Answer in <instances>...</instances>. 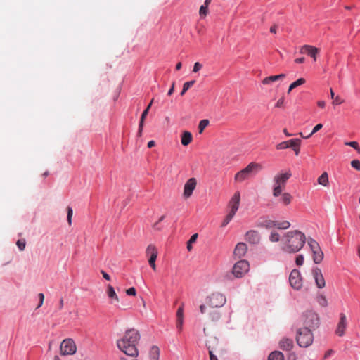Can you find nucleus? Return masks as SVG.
Returning a JSON list of instances; mask_svg holds the SVG:
<instances>
[{
  "instance_id": "f257e3e1",
  "label": "nucleus",
  "mask_w": 360,
  "mask_h": 360,
  "mask_svg": "<svg viewBox=\"0 0 360 360\" xmlns=\"http://www.w3.org/2000/svg\"><path fill=\"white\" fill-rule=\"evenodd\" d=\"M139 340V333L135 329H129L125 332L121 339L117 340V345L126 355L136 357L139 355L136 345Z\"/></svg>"
},
{
  "instance_id": "f03ea898",
  "label": "nucleus",
  "mask_w": 360,
  "mask_h": 360,
  "mask_svg": "<svg viewBox=\"0 0 360 360\" xmlns=\"http://www.w3.org/2000/svg\"><path fill=\"white\" fill-rule=\"evenodd\" d=\"M305 242L306 237L302 232L290 231L281 238V249L287 253H296L303 248Z\"/></svg>"
},
{
  "instance_id": "7ed1b4c3",
  "label": "nucleus",
  "mask_w": 360,
  "mask_h": 360,
  "mask_svg": "<svg viewBox=\"0 0 360 360\" xmlns=\"http://www.w3.org/2000/svg\"><path fill=\"white\" fill-rule=\"evenodd\" d=\"M292 173L290 169L285 172H280L276 174L273 179L272 195L277 198L280 196L285 189L288 180L291 177Z\"/></svg>"
},
{
  "instance_id": "20e7f679",
  "label": "nucleus",
  "mask_w": 360,
  "mask_h": 360,
  "mask_svg": "<svg viewBox=\"0 0 360 360\" xmlns=\"http://www.w3.org/2000/svg\"><path fill=\"white\" fill-rule=\"evenodd\" d=\"M262 169V166L257 162H250L246 167L235 174L234 180L236 182H243Z\"/></svg>"
},
{
  "instance_id": "39448f33",
  "label": "nucleus",
  "mask_w": 360,
  "mask_h": 360,
  "mask_svg": "<svg viewBox=\"0 0 360 360\" xmlns=\"http://www.w3.org/2000/svg\"><path fill=\"white\" fill-rule=\"evenodd\" d=\"M297 343L302 347L310 346L314 340V335L311 330L307 327H303L298 329L296 336Z\"/></svg>"
},
{
  "instance_id": "423d86ee",
  "label": "nucleus",
  "mask_w": 360,
  "mask_h": 360,
  "mask_svg": "<svg viewBox=\"0 0 360 360\" xmlns=\"http://www.w3.org/2000/svg\"><path fill=\"white\" fill-rule=\"evenodd\" d=\"M226 302V297L220 292H213L207 296L205 300L206 304L210 308H217L224 306Z\"/></svg>"
},
{
  "instance_id": "0eeeda50",
  "label": "nucleus",
  "mask_w": 360,
  "mask_h": 360,
  "mask_svg": "<svg viewBox=\"0 0 360 360\" xmlns=\"http://www.w3.org/2000/svg\"><path fill=\"white\" fill-rule=\"evenodd\" d=\"M304 325L309 329H315L319 325V318L316 313L309 311L304 315Z\"/></svg>"
},
{
  "instance_id": "6e6552de",
  "label": "nucleus",
  "mask_w": 360,
  "mask_h": 360,
  "mask_svg": "<svg viewBox=\"0 0 360 360\" xmlns=\"http://www.w3.org/2000/svg\"><path fill=\"white\" fill-rule=\"evenodd\" d=\"M60 349L62 355H72L76 352L77 347L73 340L68 338L62 341Z\"/></svg>"
},
{
  "instance_id": "1a4fd4ad",
  "label": "nucleus",
  "mask_w": 360,
  "mask_h": 360,
  "mask_svg": "<svg viewBox=\"0 0 360 360\" xmlns=\"http://www.w3.org/2000/svg\"><path fill=\"white\" fill-rule=\"evenodd\" d=\"M249 270V263L246 260H240L233 267V274L236 278H241Z\"/></svg>"
},
{
  "instance_id": "9d476101",
  "label": "nucleus",
  "mask_w": 360,
  "mask_h": 360,
  "mask_svg": "<svg viewBox=\"0 0 360 360\" xmlns=\"http://www.w3.org/2000/svg\"><path fill=\"white\" fill-rule=\"evenodd\" d=\"M289 282L292 288L300 290L302 287V278L300 271L293 269L289 276Z\"/></svg>"
},
{
  "instance_id": "9b49d317",
  "label": "nucleus",
  "mask_w": 360,
  "mask_h": 360,
  "mask_svg": "<svg viewBox=\"0 0 360 360\" xmlns=\"http://www.w3.org/2000/svg\"><path fill=\"white\" fill-rule=\"evenodd\" d=\"M146 255L147 257H148L149 265L154 271H155V261L158 255V249L154 245L150 244L146 250Z\"/></svg>"
},
{
  "instance_id": "f8f14e48",
  "label": "nucleus",
  "mask_w": 360,
  "mask_h": 360,
  "mask_svg": "<svg viewBox=\"0 0 360 360\" xmlns=\"http://www.w3.org/2000/svg\"><path fill=\"white\" fill-rule=\"evenodd\" d=\"M197 185V180L195 178H190L184 184L183 196L187 199L190 198Z\"/></svg>"
},
{
  "instance_id": "ddd939ff",
  "label": "nucleus",
  "mask_w": 360,
  "mask_h": 360,
  "mask_svg": "<svg viewBox=\"0 0 360 360\" xmlns=\"http://www.w3.org/2000/svg\"><path fill=\"white\" fill-rule=\"evenodd\" d=\"M240 202V193L239 191L234 193L233 195L229 202V212L236 214L238 211Z\"/></svg>"
},
{
  "instance_id": "4468645a",
  "label": "nucleus",
  "mask_w": 360,
  "mask_h": 360,
  "mask_svg": "<svg viewBox=\"0 0 360 360\" xmlns=\"http://www.w3.org/2000/svg\"><path fill=\"white\" fill-rule=\"evenodd\" d=\"M300 51L302 54H307L316 61V56L319 53L320 49L311 45H304L300 48Z\"/></svg>"
},
{
  "instance_id": "2eb2a0df",
  "label": "nucleus",
  "mask_w": 360,
  "mask_h": 360,
  "mask_svg": "<svg viewBox=\"0 0 360 360\" xmlns=\"http://www.w3.org/2000/svg\"><path fill=\"white\" fill-rule=\"evenodd\" d=\"M312 274L317 288H323L326 286V282L321 269L318 267L314 269Z\"/></svg>"
},
{
  "instance_id": "dca6fc26",
  "label": "nucleus",
  "mask_w": 360,
  "mask_h": 360,
  "mask_svg": "<svg viewBox=\"0 0 360 360\" xmlns=\"http://www.w3.org/2000/svg\"><path fill=\"white\" fill-rule=\"evenodd\" d=\"M347 328V318L345 314L340 313V321L337 326L335 333L341 337L345 334V329Z\"/></svg>"
},
{
  "instance_id": "f3484780",
  "label": "nucleus",
  "mask_w": 360,
  "mask_h": 360,
  "mask_svg": "<svg viewBox=\"0 0 360 360\" xmlns=\"http://www.w3.org/2000/svg\"><path fill=\"white\" fill-rule=\"evenodd\" d=\"M247 250L248 247L245 243H238L235 248L233 255L235 257L240 258L245 255Z\"/></svg>"
},
{
  "instance_id": "a211bd4d",
  "label": "nucleus",
  "mask_w": 360,
  "mask_h": 360,
  "mask_svg": "<svg viewBox=\"0 0 360 360\" xmlns=\"http://www.w3.org/2000/svg\"><path fill=\"white\" fill-rule=\"evenodd\" d=\"M245 239L252 244H256L259 243L260 237L257 231L251 230L246 233Z\"/></svg>"
},
{
  "instance_id": "6ab92c4d",
  "label": "nucleus",
  "mask_w": 360,
  "mask_h": 360,
  "mask_svg": "<svg viewBox=\"0 0 360 360\" xmlns=\"http://www.w3.org/2000/svg\"><path fill=\"white\" fill-rule=\"evenodd\" d=\"M153 102V99H152V101L148 104L147 108L142 112V115H141V120H140V122H139V124L138 135L139 136H141V134H142L144 120H145L146 117L148 115V111H149V110H150V107L152 105Z\"/></svg>"
},
{
  "instance_id": "aec40b11",
  "label": "nucleus",
  "mask_w": 360,
  "mask_h": 360,
  "mask_svg": "<svg viewBox=\"0 0 360 360\" xmlns=\"http://www.w3.org/2000/svg\"><path fill=\"white\" fill-rule=\"evenodd\" d=\"M293 341L292 339L283 338L279 342L280 348L283 350L290 351L293 347Z\"/></svg>"
},
{
  "instance_id": "412c9836",
  "label": "nucleus",
  "mask_w": 360,
  "mask_h": 360,
  "mask_svg": "<svg viewBox=\"0 0 360 360\" xmlns=\"http://www.w3.org/2000/svg\"><path fill=\"white\" fill-rule=\"evenodd\" d=\"M285 77V74H280V75H271V76L265 77L262 81V83L264 85H268V84H270L271 82H276V81H278L279 79H283Z\"/></svg>"
},
{
  "instance_id": "4be33fe9",
  "label": "nucleus",
  "mask_w": 360,
  "mask_h": 360,
  "mask_svg": "<svg viewBox=\"0 0 360 360\" xmlns=\"http://www.w3.org/2000/svg\"><path fill=\"white\" fill-rule=\"evenodd\" d=\"M193 136L191 132L184 131L181 134V143L183 146H186L191 143Z\"/></svg>"
},
{
  "instance_id": "5701e85b",
  "label": "nucleus",
  "mask_w": 360,
  "mask_h": 360,
  "mask_svg": "<svg viewBox=\"0 0 360 360\" xmlns=\"http://www.w3.org/2000/svg\"><path fill=\"white\" fill-rule=\"evenodd\" d=\"M281 197L279 199V202L285 206L290 205L292 200V196L289 193H281L280 195Z\"/></svg>"
},
{
  "instance_id": "b1692460",
  "label": "nucleus",
  "mask_w": 360,
  "mask_h": 360,
  "mask_svg": "<svg viewBox=\"0 0 360 360\" xmlns=\"http://www.w3.org/2000/svg\"><path fill=\"white\" fill-rule=\"evenodd\" d=\"M160 349L158 346L153 345L151 347L149 352L150 360H159Z\"/></svg>"
},
{
  "instance_id": "393cba45",
  "label": "nucleus",
  "mask_w": 360,
  "mask_h": 360,
  "mask_svg": "<svg viewBox=\"0 0 360 360\" xmlns=\"http://www.w3.org/2000/svg\"><path fill=\"white\" fill-rule=\"evenodd\" d=\"M313 260L315 264H320L323 259V252L321 250V248L318 250H313Z\"/></svg>"
},
{
  "instance_id": "a878e982",
  "label": "nucleus",
  "mask_w": 360,
  "mask_h": 360,
  "mask_svg": "<svg viewBox=\"0 0 360 360\" xmlns=\"http://www.w3.org/2000/svg\"><path fill=\"white\" fill-rule=\"evenodd\" d=\"M276 224L277 221L270 219H265L260 223V226L266 229H272L276 227Z\"/></svg>"
},
{
  "instance_id": "bb28decb",
  "label": "nucleus",
  "mask_w": 360,
  "mask_h": 360,
  "mask_svg": "<svg viewBox=\"0 0 360 360\" xmlns=\"http://www.w3.org/2000/svg\"><path fill=\"white\" fill-rule=\"evenodd\" d=\"M107 294L110 298H112L115 302H119L120 300L117 295L113 287L110 285H108Z\"/></svg>"
},
{
  "instance_id": "cd10ccee",
  "label": "nucleus",
  "mask_w": 360,
  "mask_h": 360,
  "mask_svg": "<svg viewBox=\"0 0 360 360\" xmlns=\"http://www.w3.org/2000/svg\"><path fill=\"white\" fill-rule=\"evenodd\" d=\"M268 360H284V356L282 352L274 351L269 354Z\"/></svg>"
},
{
  "instance_id": "c85d7f7f",
  "label": "nucleus",
  "mask_w": 360,
  "mask_h": 360,
  "mask_svg": "<svg viewBox=\"0 0 360 360\" xmlns=\"http://www.w3.org/2000/svg\"><path fill=\"white\" fill-rule=\"evenodd\" d=\"M316 301L319 303V304L322 307H326L328 304L326 297L321 293L319 294L316 296Z\"/></svg>"
},
{
  "instance_id": "c756f323",
  "label": "nucleus",
  "mask_w": 360,
  "mask_h": 360,
  "mask_svg": "<svg viewBox=\"0 0 360 360\" xmlns=\"http://www.w3.org/2000/svg\"><path fill=\"white\" fill-rule=\"evenodd\" d=\"M306 82V80L304 78H300L295 82H292L288 88V93L289 94L292 89L295 88L300 86L304 84Z\"/></svg>"
},
{
  "instance_id": "7c9ffc66",
  "label": "nucleus",
  "mask_w": 360,
  "mask_h": 360,
  "mask_svg": "<svg viewBox=\"0 0 360 360\" xmlns=\"http://www.w3.org/2000/svg\"><path fill=\"white\" fill-rule=\"evenodd\" d=\"M318 183L323 186H327L328 184V175L327 172H323L319 178Z\"/></svg>"
},
{
  "instance_id": "2f4dec72",
  "label": "nucleus",
  "mask_w": 360,
  "mask_h": 360,
  "mask_svg": "<svg viewBox=\"0 0 360 360\" xmlns=\"http://www.w3.org/2000/svg\"><path fill=\"white\" fill-rule=\"evenodd\" d=\"M209 317L211 321H217L220 319L221 316L219 311L212 310L209 311Z\"/></svg>"
},
{
  "instance_id": "473e14b6",
  "label": "nucleus",
  "mask_w": 360,
  "mask_h": 360,
  "mask_svg": "<svg viewBox=\"0 0 360 360\" xmlns=\"http://www.w3.org/2000/svg\"><path fill=\"white\" fill-rule=\"evenodd\" d=\"M308 245L310 247L311 251L318 250V249L320 248L319 243L311 238H309Z\"/></svg>"
},
{
  "instance_id": "72a5a7b5",
  "label": "nucleus",
  "mask_w": 360,
  "mask_h": 360,
  "mask_svg": "<svg viewBox=\"0 0 360 360\" xmlns=\"http://www.w3.org/2000/svg\"><path fill=\"white\" fill-rule=\"evenodd\" d=\"M195 80L185 82L184 84L182 91L181 92V96H183L195 84Z\"/></svg>"
},
{
  "instance_id": "f704fd0d",
  "label": "nucleus",
  "mask_w": 360,
  "mask_h": 360,
  "mask_svg": "<svg viewBox=\"0 0 360 360\" xmlns=\"http://www.w3.org/2000/svg\"><path fill=\"white\" fill-rule=\"evenodd\" d=\"M288 148H294L296 146H300L301 140L299 139H292L288 141Z\"/></svg>"
},
{
  "instance_id": "c9c22d12",
  "label": "nucleus",
  "mask_w": 360,
  "mask_h": 360,
  "mask_svg": "<svg viewBox=\"0 0 360 360\" xmlns=\"http://www.w3.org/2000/svg\"><path fill=\"white\" fill-rule=\"evenodd\" d=\"M290 226V223L288 221H277L276 228L279 229H287Z\"/></svg>"
},
{
  "instance_id": "e433bc0d",
  "label": "nucleus",
  "mask_w": 360,
  "mask_h": 360,
  "mask_svg": "<svg viewBox=\"0 0 360 360\" xmlns=\"http://www.w3.org/2000/svg\"><path fill=\"white\" fill-rule=\"evenodd\" d=\"M198 238V234L195 233L193 234L189 239V240L187 242V250L188 251H191L192 250V244L195 243Z\"/></svg>"
},
{
  "instance_id": "4c0bfd02",
  "label": "nucleus",
  "mask_w": 360,
  "mask_h": 360,
  "mask_svg": "<svg viewBox=\"0 0 360 360\" xmlns=\"http://www.w3.org/2000/svg\"><path fill=\"white\" fill-rule=\"evenodd\" d=\"M209 124L208 120H202L198 125L199 133L201 134Z\"/></svg>"
},
{
  "instance_id": "58836bf2",
  "label": "nucleus",
  "mask_w": 360,
  "mask_h": 360,
  "mask_svg": "<svg viewBox=\"0 0 360 360\" xmlns=\"http://www.w3.org/2000/svg\"><path fill=\"white\" fill-rule=\"evenodd\" d=\"M206 346L209 350V355H210V360H218L217 357L213 354V347L210 344L209 342L206 343Z\"/></svg>"
},
{
  "instance_id": "ea45409f",
  "label": "nucleus",
  "mask_w": 360,
  "mask_h": 360,
  "mask_svg": "<svg viewBox=\"0 0 360 360\" xmlns=\"http://www.w3.org/2000/svg\"><path fill=\"white\" fill-rule=\"evenodd\" d=\"M234 215H235V214L229 212V214L226 216L225 219H224V221L221 224V226L222 227L226 226L231 221V219H233Z\"/></svg>"
},
{
  "instance_id": "a19ab883",
  "label": "nucleus",
  "mask_w": 360,
  "mask_h": 360,
  "mask_svg": "<svg viewBox=\"0 0 360 360\" xmlns=\"http://www.w3.org/2000/svg\"><path fill=\"white\" fill-rule=\"evenodd\" d=\"M271 242H278L280 240V235L276 231H272L269 236Z\"/></svg>"
},
{
  "instance_id": "79ce46f5",
  "label": "nucleus",
  "mask_w": 360,
  "mask_h": 360,
  "mask_svg": "<svg viewBox=\"0 0 360 360\" xmlns=\"http://www.w3.org/2000/svg\"><path fill=\"white\" fill-rule=\"evenodd\" d=\"M208 13V6L202 5L199 10V14L201 17H205Z\"/></svg>"
},
{
  "instance_id": "37998d69",
  "label": "nucleus",
  "mask_w": 360,
  "mask_h": 360,
  "mask_svg": "<svg viewBox=\"0 0 360 360\" xmlns=\"http://www.w3.org/2000/svg\"><path fill=\"white\" fill-rule=\"evenodd\" d=\"M67 219H68V222L69 224V225H71L72 224V214H73V211H72V207H67Z\"/></svg>"
},
{
  "instance_id": "c03bdc74",
  "label": "nucleus",
  "mask_w": 360,
  "mask_h": 360,
  "mask_svg": "<svg viewBox=\"0 0 360 360\" xmlns=\"http://www.w3.org/2000/svg\"><path fill=\"white\" fill-rule=\"evenodd\" d=\"M288 141H283L278 144H277L276 146V148L277 150H282V149H286V148H288Z\"/></svg>"
},
{
  "instance_id": "a18cd8bd",
  "label": "nucleus",
  "mask_w": 360,
  "mask_h": 360,
  "mask_svg": "<svg viewBox=\"0 0 360 360\" xmlns=\"http://www.w3.org/2000/svg\"><path fill=\"white\" fill-rule=\"evenodd\" d=\"M16 245L18 247V248L20 249V250L22 251L25 248L26 243H25V240L24 239L18 240L17 241V243H16Z\"/></svg>"
},
{
  "instance_id": "49530a36",
  "label": "nucleus",
  "mask_w": 360,
  "mask_h": 360,
  "mask_svg": "<svg viewBox=\"0 0 360 360\" xmlns=\"http://www.w3.org/2000/svg\"><path fill=\"white\" fill-rule=\"evenodd\" d=\"M351 166L356 169L357 171H360V161L358 160H353L351 162Z\"/></svg>"
},
{
  "instance_id": "de8ad7c7",
  "label": "nucleus",
  "mask_w": 360,
  "mask_h": 360,
  "mask_svg": "<svg viewBox=\"0 0 360 360\" xmlns=\"http://www.w3.org/2000/svg\"><path fill=\"white\" fill-rule=\"evenodd\" d=\"M176 319H184V308L183 306L179 307L176 312Z\"/></svg>"
},
{
  "instance_id": "09e8293b",
  "label": "nucleus",
  "mask_w": 360,
  "mask_h": 360,
  "mask_svg": "<svg viewBox=\"0 0 360 360\" xmlns=\"http://www.w3.org/2000/svg\"><path fill=\"white\" fill-rule=\"evenodd\" d=\"M295 263L297 266H302L304 263V256L302 255H297L295 259Z\"/></svg>"
},
{
  "instance_id": "8fccbe9b",
  "label": "nucleus",
  "mask_w": 360,
  "mask_h": 360,
  "mask_svg": "<svg viewBox=\"0 0 360 360\" xmlns=\"http://www.w3.org/2000/svg\"><path fill=\"white\" fill-rule=\"evenodd\" d=\"M345 145L351 146L354 148L356 150H359V144L356 141H350V142H346Z\"/></svg>"
},
{
  "instance_id": "3c124183",
  "label": "nucleus",
  "mask_w": 360,
  "mask_h": 360,
  "mask_svg": "<svg viewBox=\"0 0 360 360\" xmlns=\"http://www.w3.org/2000/svg\"><path fill=\"white\" fill-rule=\"evenodd\" d=\"M284 103H285V98L283 96H282L281 98L278 99V101L276 103L275 107L276 108H282V107H283Z\"/></svg>"
},
{
  "instance_id": "603ef678",
  "label": "nucleus",
  "mask_w": 360,
  "mask_h": 360,
  "mask_svg": "<svg viewBox=\"0 0 360 360\" xmlns=\"http://www.w3.org/2000/svg\"><path fill=\"white\" fill-rule=\"evenodd\" d=\"M344 102V100H342L339 96H336L335 98L333 99V105H340L342 104Z\"/></svg>"
},
{
  "instance_id": "864d4df0",
  "label": "nucleus",
  "mask_w": 360,
  "mask_h": 360,
  "mask_svg": "<svg viewBox=\"0 0 360 360\" xmlns=\"http://www.w3.org/2000/svg\"><path fill=\"white\" fill-rule=\"evenodd\" d=\"M202 64H200L199 62L195 63L193 65V72H198L202 68Z\"/></svg>"
},
{
  "instance_id": "5fc2aeb1",
  "label": "nucleus",
  "mask_w": 360,
  "mask_h": 360,
  "mask_svg": "<svg viewBox=\"0 0 360 360\" xmlns=\"http://www.w3.org/2000/svg\"><path fill=\"white\" fill-rule=\"evenodd\" d=\"M126 292L128 295L135 296L136 294V290L134 287H131L126 290Z\"/></svg>"
},
{
  "instance_id": "6e6d98bb",
  "label": "nucleus",
  "mask_w": 360,
  "mask_h": 360,
  "mask_svg": "<svg viewBox=\"0 0 360 360\" xmlns=\"http://www.w3.org/2000/svg\"><path fill=\"white\" fill-rule=\"evenodd\" d=\"M184 319H176V327L179 331H181L183 328Z\"/></svg>"
},
{
  "instance_id": "4d7b16f0",
  "label": "nucleus",
  "mask_w": 360,
  "mask_h": 360,
  "mask_svg": "<svg viewBox=\"0 0 360 360\" xmlns=\"http://www.w3.org/2000/svg\"><path fill=\"white\" fill-rule=\"evenodd\" d=\"M38 297L39 299V303L37 307V309L42 306V304L44 303V295L43 293H41V292L39 293Z\"/></svg>"
},
{
  "instance_id": "13d9d810",
  "label": "nucleus",
  "mask_w": 360,
  "mask_h": 360,
  "mask_svg": "<svg viewBox=\"0 0 360 360\" xmlns=\"http://www.w3.org/2000/svg\"><path fill=\"white\" fill-rule=\"evenodd\" d=\"M322 127H323V124H316V125L314 127V129H313V130H312V131H311V134H314L316 133V132H317V131H319L320 129H322Z\"/></svg>"
},
{
  "instance_id": "bf43d9fd",
  "label": "nucleus",
  "mask_w": 360,
  "mask_h": 360,
  "mask_svg": "<svg viewBox=\"0 0 360 360\" xmlns=\"http://www.w3.org/2000/svg\"><path fill=\"white\" fill-rule=\"evenodd\" d=\"M200 313L204 314L205 313H207V307L205 304H201L200 306Z\"/></svg>"
},
{
  "instance_id": "052dcab7",
  "label": "nucleus",
  "mask_w": 360,
  "mask_h": 360,
  "mask_svg": "<svg viewBox=\"0 0 360 360\" xmlns=\"http://www.w3.org/2000/svg\"><path fill=\"white\" fill-rule=\"evenodd\" d=\"M101 273L102 274L103 278L108 281H110V276L109 274H108L105 271H101Z\"/></svg>"
},
{
  "instance_id": "680f3d73",
  "label": "nucleus",
  "mask_w": 360,
  "mask_h": 360,
  "mask_svg": "<svg viewBox=\"0 0 360 360\" xmlns=\"http://www.w3.org/2000/svg\"><path fill=\"white\" fill-rule=\"evenodd\" d=\"M174 86H175V83H174V82H173V83H172V84L171 88H170V89H169V90L168 91V93H167V95H168V96H171V95L173 94V92H174Z\"/></svg>"
},
{
  "instance_id": "e2e57ef3",
  "label": "nucleus",
  "mask_w": 360,
  "mask_h": 360,
  "mask_svg": "<svg viewBox=\"0 0 360 360\" xmlns=\"http://www.w3.org/2000/svg\"><path fill=\"white\" fill-rule=\"evenodd\" d=\"M317 105L319 107L323 108L326 106V103L323 101H319L317 102Z\"/></svg>"
},
{
  "instance_id": "0e129e2a",
  "label": "nucleus",
  "mask_w": 360,
  "mask_h": 360,
  "mask_svg": "<svg viewBox=\"0 0 360 360\" xmlns=\"http://www.w3.org/2000/svg\"><path fill=\"white\" fill-rule=\"evenodd\" d=\"M159 221L155 222L153 226V229L158 231H160L162 228L159 226Z\"/></svg>"
},
{
  "instance_id": "69168bd1",
  "label": "nucleus",
  "mask_w": 360,
  "mask_h": 360,
  "mask_svg": "<svg viewBox=\"0 0 360 360\" xmlns=\"http://www.w3.org/2000/svg\"><path fill=\"white\" fill-rule=\"evenodd\" d=\"M305 60V58L304 57L299 58L295 60V62L297 63H302Z\"/></svg>"
},
{
  "instance_id": "338daca9",
  "label": "nucleus",
  "mask_w": 360,
  "mask_h": 360,
  "mask_svg": "<svg viewBox=\"0 0 360 360\" xmlns=\"http://www.w3.org/2000/svg\"><path fill=\"white\" fill-rule=\"evenodd\" d=\"M300 146H296L292 150L295 151V153L296 155H298V154L300 153Z\"/></svg>"
},
{
  "instance_id": "774afa93",
  "label": "nucleus",
  "mask_w": 360,
  "mask_h": 360,
  "mask_svg": "<svg viewBox=\"0 0 360 360\" xmlns=\"http://www.w3.org/2000/svg\"><path fill=\"white\" fill-rule=\"evenodd\" d=\"M155 145V142L154 141H150L148 143V147L149 148L153 147Z\"/></svg>"
}]
</instances>
